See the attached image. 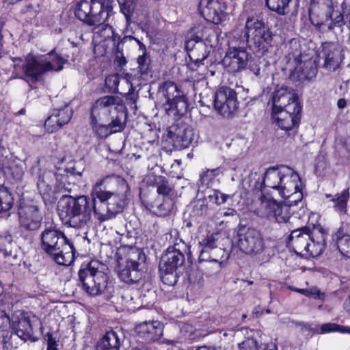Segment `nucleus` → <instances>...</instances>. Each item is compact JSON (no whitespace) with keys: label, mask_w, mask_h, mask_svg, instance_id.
I'll list each match as a JSON object with an SVG mask.
<instances>
[{"label":"nucleus","mask_w":350,"mask_h":350,"mask_svg":"<svg viewBox=\"0 0 350 350\" xmlns=\"http://www.w3.org/2000/svg\"><path fill=\"white\" fill-rule=\"evenodd\" d=\"M144 260L145 255L141 251L131 250L127 258L118 261L120 280L127 284L138 282L143 275L142 262Z\"/></svg>","instance_id":"nucleus-12"},{"label":"nucleus","mask_w":350,"mask_h":350,"mask_svg":"<svg viewBox=\"0 0 350 350\" xmlns=\"http://www.w3.org/2000/svg\"><path fill=\"white\" fill-rule=\"evenodd\" d=\"M196 350H215V349H211V348H208V347H206L204 346V347H200Z\"/></svg>","instance_id":"nucleus-62"},{"label":"nucleus","mask_w":350,"mask_h":350,"mask_svg":"<svg viewBox=\"0 0 350 350\" xmlns=\"http://www.w3.org/2000/svg\"><path fill=\"white\" fill-rule=\"evenodd\" d=\"M40 247L59 265L68 266L74 261V247L62 230L45 228L40 235Z\"/></svg>","instance_id":"nucleus-7"},{"label":"nucleus","mask_w":350,"mask_h":350,"mask_svg":"<svg viewBox=\"0 0 350 350\" xmlns=\"http://www.w3.org/2000/svg\"><path fill=\"white\" fill-rule=\"evenodd\" d=\"M311 232L308 229L293 230L289 237V242L294 247L296 252H306L310 247Z\"/></svg>","instance_id":"nucleus-26"},{"label":"nucleus","mask_w":350,"mask_h":350,"mask_svg":"<svg viewBox=\"0 0 350 350\" xmlns=\"http://www.w3.org/2000/svg\"><path fill=\"white\" fill-rule=\"evenodd\" d=\"M119 83L120 78L118 75H111L105 79V85L110 92H117Z\"/></svg>","instance_id":"nucleus-41"},{"label":"nucleus","mask_w":350,"mask_h":350,"mask_svg":"<svg viewBox=\"0 0 350 350\" xmlns=\"http://www.w3.org/2000/svg\"><path fill=\"white\" fill-rule=\"evenodd\" d=\"M214 107L224 118L233 116L239 108L235 90L228 87L220 88L215 94Z\"/></svg>","instance_id":"nucleus-15"},{"label":"nucleus","mask_w":350,"mask_h":350,"mask_svg":"<svg viewBox=\"0 0 350 350\" xmlns=\"http://www.w3.org/2000/svg\"><path fill=\"white\" fill-rule=\"evenodd\" d=\"M24 171L22 167H16V170L12 171V175L14 178L21 180L23 176Z\"/></svg>","instance_id":"nucleus-54"},{"label":"nucleus","mask_w":350,"mask_h":350,"mask_svg":"<svg viewBox=\"0 0 350 350\" xmlns=\"http://www.w3.org/2000/svg\"><path fill=\"white\" fill-rule=\"evenodd\" d=\"M188 251L187 244L182 239L174 237L173 244L167 248L159 263L161 278L164 284L174 286L177 283L185 263V254Z\"/></svg>","instance_id":"nucleus-8"},{"label":"nucleus","mask_w":350,"mask_h":350,"mask_svg":"<svg viewBox=\"0 0 350 350\" xmlns=\"http://www.w3.org/2000/svg\"><path fill=\"white\" fill-rule=\"evenodd\" d=\"M244 38L249 47L265 51L271 44L273 34L261 21L248 18L245 23Z\"/></svg>","instance_id":"nucleus-11"},{"label":"nucleus","mask_w":350,"mask_h":350,"mask_svg":"<svg viewBox=\"0 0 350 350\" xmlns=\"http://www.w3.org/2000/svg\"><path fill=\"white\" fill-rule=\"evenodd\" d=\"M285 199L284 204H280L277 212H275L271 220H274L279 224L287 223L293 217L292 213L295 212L293 208L297 204L298 202H289L291 197L284 198Z\"/></svg>","instance_id":"nucleus-30"},{"label":"nucleus","mask_w":350,"mask_h":350,"mask_svg":"<svg viewBox=\"0 0 350 350\" xmlns=\"http://www.w3.org/2000/svg\"><path fill=\"white\" fill-rule=\"evenodd\" d=\"M160 90L166 99L170 109H178V104L185 105V98L181 94L177 85L173 81H165L160 87Z\"/></svg>","instance_id":"nucleus-23"},{"label":"nucleus","mask_w":350,"mask_h":350,"mask_svg":"<svg viewBox=\"0 0 350 350\" xmlns=\"http://www.w3.org/2000/svg\"><path fill=\"white\" fill-rule=\"evenodd\" d=\"M239 350H258L257 342L252 338H247L239 344Z\"/></svg>","instance_id":"nucleus-48"},{"label":"nucleus","mask_w":350,"mask_h":350,"mask_svg":"<svg viewBox=\"0 0 350 350\" xmlns=\"http://www.w3.org/2000/svg\"><path fill=\"white\" fill-rule=\"evenodd\" d=\"M318 55L319 61H323V67L329 71H335L342 59L340 47L330 42L322 44Z\"/></svg>","instance_id":"nucleus-18"},{"label":"nucleus","mask_w":350,"mask_h":350,"mask_svg":"<svg viewBox=\"0 0 350 350\" xmlns=\"http://www.w3.org/2000/svg\"><path fill=\"white\" fill-rule=\"evenodd\" d=\"M106 265L98 260L83 263L78 275L83 290L90 295L96 296L107 291L110 293Z\"/></svg>","instance_id":"nucleus-9"},{"label":"nucleus","mask_w":350,"mask_h":350,"mask_svg":"<svg viewBox=\"0 0 350 350\" xmlns=\"http://www.w3.org/2000/svg\"><path fill=\"white\" fill-rule=\"evenodd\" d=\"M94 129L96 132V134L100 138H106L111 135V131H110L109 129L108 126L105 124L94 125Z\"/></svg>","instance_id":"nucleus-47"},{"label":"nucleus","mask_w":350,"mask_h":350,"mask_svg":"<svg viewBox=\"0 0 350 350\" xmlns=\"http://www.w3.org/2000/svg\"><path fill=\"white\" fill-rule=\"evenodd\" d=\"M336 245L341 254L350 258V236L344 234L340 236V232L336 234Z\"/></svg>","instance_id":"nucleus-34"},{"label":"nucleus","mask_w":350,"mask_h":350,"mask_svg":"<svg viewBox=\"0 0 350 350\" xmlns=\"http://www.w3.org/2000/svg\"><path fill=\"white\" fill-rule=\"evenodd\" d=\"M295 291L306 295V297H313L314 299H320L321 293L317 287H313L309 289L304 288H295Z\"/></svg>","instance_id":"nucleus-44"},{"label":"nucleus","mask_w":350,"mask_h":350,"mask_svg":"<svg viewBox=\"0 0 350 350\" xmlns=\"http://www.w3.org/2000/svg\"><path fill=\"white\" fill-rule=\"evenodd\" d=\"M10 319L9 317L4 310H0V334L3 336V332L10 327Z\"/></svg>","instance_id":"nucleus-46"},{"label":"nucleus","mask_w":350,"mask_h":350,"mask_svg":"<svg viewBox=\"0 0 350 350\" xmlns=\"http://www.w3.org/2000/svg\"><path fill=\"white\" fill-rule=\"evenodd\" d=\"M172 189L170 187L168 182L163 178H159L157 182V192L164 196H168Z\"/></svg>","instance_id":"nucleus-43"},{"label":"nucleus","mask_w":350,"mask_h":350,"mask_svg":"<svg viewBox=\"0 0 350 350\" xmlns=\"http://www.w3.org/2000/svg\"><path fill=\"white\" fill-rule=\"evenodd\" d=\"M53 113L59 119V122L62 126L68 124L72 116V110L68 105H65L62 109H53Z\"/></svg>","instance_id":"nucleus-37"},{"label":"nucleus","mask_w":350,"mask_h":350,"mask_svg":"<svg viewBox=\"0 0 350 350\" xmlns=\"http://www.w3.org/2000/svg\"><path fill=\"white\" fill-rule=\"evenodd\" d=\"M10 327L12 332L24 341L28 340L32 335L30 321L23 314L13 317Z\"/></svg>","instance_id":"nucleus-25"},{"label":"nucleus","mask_w":350,"mask_h":350,"mask_svg":"<svg viewBox=\"0 0 350 350\" xmlns=\"http://www.w3.org/2000/svg\"><path fill=\"white\" fill-rule=\"evenodd\" d=\"M272 119L281 129L290 131L297 126L301 118V106L297 96L282 87L272 95Z\"/></svg>","instance_id":"nucleus-3"},{"label":"nucleus","mask_w":350,"mask_h":350,"mask_svg":"<svg viewBox=\"0 0 350 350\" xmlns=\"http://www.w3.org/2000/svg\"><path fill=\"white\" fill-rule=\"evenodd\" d=\"M116 60L120 66H124L126 64V60L122 53H117Z\"/></svg>","instance_id":"nucleus-55"},{"label":"nucleus","mask_w":350,"mask_h":350,"mask_svg":"<svg viewBox=\"0 0 350 350\" xmlns=\"http://www.w3.org/2000/svg\"><path fill=\"white\" fill-rule=\"evenodd\" d=\"M58 187H59V189H61V190L64 189L65 191H70V189H68V188L66 187L64 185L62 186L61 184H60Z\"/></svg>","instance_id":"nucleus-63"},{"label":"nucleus","mask_w":350,"mask_h":350,"mask_svg":"<svg viewBox=\"0 0 350 350\" xmlns=\"http://www.w3.org/2000/svg\"><path fill=\"white\" fill-rule=\"evenodd\" d=\"M252 313H253V314H256V315L262 314V312L261 310V308L259 306L255 307L253 310Z\"/></svg>","instance_id":"nucleus-59"},{"label":"nucleus","mask_w":350,"mask_h":350,"mask_svg":"<svg viewBox=\"0 0 350 350\" xmlns=\"http://www.w3.org/2000/svg\"><path fill=\"white\" fill-rule=\"evenodd\" d=\"M174 146L178 148H187L193 139L194 132L191 126L178 128L176 133L170 132Z\"/></svg>","instance_id":"nucleus-27"},{"label":"nucleus","mask_w":350,"mask_h":350,"mask_svg":"<svg viewBox=\"0 0 350 350\" xmlns=\"http://www.w3.org/2000/svg\"><path fill=\"white\" fill-rule=\"evenodd\" d=\"M18 213L21 228L27 231H36L40 228L42 216L37 206L21 202Z\"/></svg>","instance_id":"nucleus-17"},{"label":"nucleus","mask_w":350,"mask_h":350,"mask_svg":"<svg viewBox=\"0 0 350 350\" xmlns=\"http://www.w3.org/2000/svg\"><path fill=\"white\" fill-rule=\"evenodd\" d=\"M211 29L202 25L193 27L187 33L185 40V49L189 53L191 59L196 62H202L207 57L206 52L202 53L201 57L197 55L195 49H204L205 46L203 40H208Z\"/></svg>","instance_id":"nucleus-14"},{"label":"nucleus","mask_w":350,"mask_h":350,"mask_svg":"<svg viewBox=\"0 0 350 350\" xmlns=\"http://www.w3.org/2000/svg\"><path fill=\"white\" fill-rule=\"evenodd\" d=\"M262 184L275 189L282 198L291 197L289 202H301L303 198L301 183L297 172L293 168L282 165L272 167L265 173Z\"/></svg>","instance_id":"nucleus-4"},{"label":"nucleus","mask_w":350,"mask_h":350,"mask_svg":"<svg viewBox=\"0 0 350 350\" xmlns=\"http://www.w3.org/2000/svg\"><path fill=\"white\" fill-rule=\"evenodd\" d=\"M318 334H324L330 332H339L341 334H349L350 327L340 325L334 323H327L321 325L319 329L317 331Z\"/></svg>","instance_id":"nucleus-33"},{"label":"nucleus","mask_w":350,"mask_h":350,"mask_svg":"<svg viewBox=\"0 0 350 350\" xmlns=\"http://www.w3.org/2000/svg\"><path fill=\"white\" fill-rule=\"evenodd\" d=\"M121 339L114 331L107 332L96 346V350H119Z\"/></svg>","instance_id":"nucleus-31"},{"label":"nucleus","mask_w":350,"mask_h":350,"mask_svg":"<svg viewBox=\"0 0 350 350\" xmlns=\"http://www.w3.org/2000/svg\"><path fill=\"white\" fill-rule=\"evenodd\" d=\"M327 233L321 226L314 227L311 231L310 247L307 254L312 257L321 255L325 247Z\"/></svg>","instance_id":"nucleus-24"},{"label":"nucleus","mask_w":350,"mask_h":350,"mask_svg":"<svg viewBox=\"0 0 350 350\" xmlns=\"http://www.w3.org/2000/svg\"><path fill=\"white\" fill-rule=\"evenodd\" d=\"M112 109H114L117 112H121L126 109L122 98L118 96L112 95L100 97L96 100L92 106L91 113L92 122L95 120V114H99L100 112L104 113L107 112L111 113Z\"/></svg>","instance_id":"nucleus-19"},{"label":"nucleus","mask_w":350,"mask_h":350,"mask_svg":"<svg viewBox=\"0 0 350 350\" xmlns=\"http://www.w3.org/2000/svg\"><path fill=\"white\" fill-rule=\"evenodd\" d=\"M199 9L207 21L217 24L224 17L225 6L221 0H200Z\"/></svg>","instance_id":"nucleus-21"},{"label":"nucleus","mask_w":350,"mask_h":350,"mask_svg":"<svg viewBox=\"0 0 350 350\" xmlns=\"http://www.w3.org/2000/svg\"><path fill=\"white\" fill-rule=\"evenodd\" d=\"M163 343L167 344V345H172L173 343V341L169 340H165L163 341Z\"/></svg>","instance_id":"nucleus-64"},{"label":"nucleus","mask_w":350,"mask_h":350,"mask_svg":"<svg viewBox=\"0 0 350 350\" xmlns=\"http://www.w3.org/2000/svg\"><path fill=\"white\" fill-rule=\"evenodd\" d=\"M260 200V204L258 210L259 215L270 220L272 219L280 203L265 195L261 196Z\"/></svg>","instance_id":"nucleus-28"},{"label":"nucleus","mask_w":350,"mask_h":350,"mask_svg":"<svg viewBox=\"0 0 350 350\" xmlns=\"http://www.w3.org/2000/svg\"><path fill=\"white\" fill-rule=\"evenodd\" d=\"M137 350H152L151 347L146 345H141L137 347Z\"/></svg>","instance_id":"nucleus-58"},{"label":"nucleus","mask_w":350,"mask_h":350,"mask_svg":"<svg viewBox=\"0 0 350 350\" xmlns=\"http://www.w3.org/2000/svg\"><path fill=\"white\" fill-rule=\"evenodd\" d=\"M267 8L280 15H284L288 8L290 1L288 0H265Z\"/></svg>","instance_id":"nucleus-36"},{"label":"nucleus","mask_w":350,"mask_h":350,"mask_svg":"<svg viewBox=\"0 0 350 350\" xmlns=\"http://www.w3.org/2000/svg\"><path fill=\"white\" fill-rule=\"evenodd\" d=\"M264 350H277V347H276L275 345L273 343L267 344L265 346Z\"/></svg>","instance_id":"nucleus-57"},{"label":"nucleus","mask_w":350,"mask_h":350,"mask_svg":"<svg viewBox=\"0 0 350 350\" xmlns=\"http://www.w3.org/2000/svg\"><path fill=\"white\" fill-rule=\"evenodd\" d=\"M247 61L248 53L244 48L230 47L223 62L230 72H237L246 67Z\"/></svg>","instance_id":"nucleus-20"},{"label":"nucleus","mask_w":350,"mask_h":350,"mask_svg":"<svg viewBox=\"0 0 350 350\" xmlns=\"http://www.w3.org/2000/svg\"><path fill=\"white\" fill-rule=\"evenodd\" d=\"M114 0H80L76 5L75 14L81 21L93 26L92 42L94 53L103 56L110 43L115 46L117 35L111 25L105 22L113 12Z\"/></svg>","instance_id":"nucleus-1"},{"label":"nucleus","mask_w":350,"mask_h":350,"mask_svg":"<svg viewBox=\"0 0 350 350\" xmlns=\"http://www.w3.org/2000/svg\"><path fill=\"white\" fill-rule=\"evenodd\" d=\"M260 200V204L258 210L259 215L270 220L272 219L280 203L265 195L261 196Z\"/></svg>","instance_id":"nucleus-29"},{"label":"nucleus","mask_w":350,"mask_h":350,"mask_svg":"<svg viewBox=\"0 0 350 350\" xmlns=\"http://www.w3.org/2000/svg\"><path fill=\"white\" fill-rule=\"evenodd\" d=\"M208 198L213 200L215 204L220 205L225 203L229 196L226 195L219 191H213V194H210Z\"/></svg>","instance_id":"nucleus-45"},{"label":"nucleus","mask_w":350,"mask_h":350,"mask_svg":"<svg viewBox=\"0 0 350 350\" xmlns=\"http://www.w3.org/2000/svg\"><path fill=\"white\" fill-rule=\"evenodd\" d=\"M236 245L243 253L253 256L260 254L265 247L261 234L253 228L247 229L244 233H239Z\"/></svg>","instance_id":"nucleus-16"},{"label":"nucleus","mask_w":350,"mask_h":350,"mask_svg":"<svg viewBox=\"0 0 350 350\" xmlns=\"http://www.w3.org/2000/svg\"><path fill=\"white\" fill-rule=\"evenodd\" d=\"M139 338L148 342L158 340L163 335V325L158 321H144L136 327Z\"/></svg>","instance_id":"nucleus-22"},{"label":"nucleus","mask_w":350,"mask_h":350,"mask_svg":"<svg viewBox=\"0 0 350 350\" xmlns=\"http://www.w3.org/2000/svg\"><path fill=\"white\" fill-rule=\"evenodd\" d=\"M135 40H137V42H138L139 46V49H141L142 51L146 50V46L144 44H142L139 40H137V38H135Z\"/></svg>","instance_id":"nucleus-60"},{"label":"nucleus","mask_w":350,"mask_h":350,"mask_svg":"<svg viewBox=\"0 0 350 350\" xmlns=\"http://www.w3.org/2000/svg\"><path fill=\"white\" fill-rule=\"evenodd\" d=\"M337 106L339 109H344L347 106V101L345 98H340L337 102Z\"/></svg>","instance_id":"nucleus-56"},{"label":"nucleus","mask_w":350,"mask_h":350,"mask_svg":"<svg viewBox=\"0 0 350 350\" xmlns=\"http://www.w3.org/2000/svg\"><path fill=\"white\" fill-rule=\"evenodd\" d=\"M37 187L40 193H46L49 192L51 189L50 185L46 183L45 180L40 176L38 180Z\"/></svg>","instance_id":"nucleus-50"},{"label":"nucleus","mask_w":350,"mask_h":350,"mask_svg":"<svg viewBox=\"0 0 350 350\" xmlns=\"http://www.w3.org/2000/svg\"><path fill=\"white\" fill-rule=\"evenodd\" d=\"M149 62V57L146 55L145 51H143V54L139 55L137 58V63L139 64V69L142 71L147 70Z\"/></svg>","instance_id":"nucleus-49"},{"label":"nucleus","mask_w":350,"mask_h":350,"mask_svg":"<svg viewBox=\"0 0 350 350\" xmlns=\"http://www.w3.org/2000/svg\"><path fill=\"white\" fill-rule=\"evenodd\" d=\"M62 125L59 122V119L52 112L44 122V128L49 133H53L61 129Z\"/></svg>","instance_id":"nucleus-39"},{"label":"nucleus","mask_w":350,"mask_h":350,"mask_svg":"<svg viewBox=\"0 0 350 350\" xmlns=\"http://www.w3.org/2000/svg\"><path fill=\"white\" fill-rule=\"evenodd\" d=\"M172 206V200L170 199H166L163 203L158 205L154 211L158 216L165 217L170 213Z\"/></svg>","instance_id":"nucleus-40"},{"label":"nucleus","mask_w":350,"mask_h":350,"mask_svg":"<svg viewBox=\"0 0 350 350\" xmlns=\"http://www.w3.org/2000/svg\"><path fill=\"white\" fill-rule=\"evenodd\" d=\"M219 169L207 170L203 174L200 175V183L202 185H208L211 182L215 176L219 174Z\"/></svg>","instance_id":"nucleus-42"},{"label":"nucleus","mask_w":350,"mask_h":350,"mask_svg":"<svg viewBox=\"0 0 350 350\" xmlns=\"http://www.w3.org/2000/svg\"><path fill=\"white\" fill-rule=\"evenodd\" d=\"M57 342L51 334H47V350H57Z\"/></svg>","instance_id":"nucleus-53"},{"label":"nucleus","mask_w":350,"mask_h":350,"mask_svg":"<svg viewBox=\"0 0 350 350\" xmlns=\"http://www.w3.org/2000/svg\"><path fill=\"white\" fill-rule=\"evenodd\" d=\"M129 195L127 182L116 175L107 176L93 186V196L107 202L108 212L113 217L122 212L128 203Z\"/></svg>","instance_id":"nucleus-5"},{"label":"nucleus","mask_w":350,"mask_h":350,"mask_svg":"<svg viewBox=\"0 0 350 350\" xmlns=\"http://www.w3.org/2000/svg\"><path fill=\"white\" fill-rule=\"evenodd\" d=\"M196 208L202 215L206 212L207 206L204 200H198L195 205Z\"/></svg>","instance_id":"nucleus-52"},{"label":"nucleus","mask_w":350,"mask_h":350,"mask_svg":"<svg viewBox=\"0 0 350 350\" xmlns=\"http://www.w3.org/2000/svg\"><path fill=\"white\" fill-rule=\"evenodd\" d=\"M346 2L334 0H311L309 16L311 23L321 30L332 31L338 28L342 31L345 25L344 18Z\"/></svg>","instance_id":"nucleus-6"},{"label":"nucleus","mask_w":350,"mask_h":350,"mask_svg":"<svg viewBox=\"0 0 350 350\" xmlns=\"http://www.w3.org/2000/svg\"><path fill=\"white\" fill-rule=\"evenodd\" d=\"M126 118V109L121 112H117L116 118L109 124H107L109 129L111 131V134L121 132L124 129Z\"/></svg>","instance_id":"nucleus-35"},{"label":"nucleus","mask_w":350,"mask_h":350,"mask_svg":"<svg viewBox=\"0 0 350 350\" xmlns=\"http://www.w3.org/2000/svg\"><path fill=\"white\" fill-rule=\"evenodd\" d=\"M91 197L92 203L90 198L85 196L77 198L63 196L57 205L60 217L65 219L66 223L70 227L76 228H84L90 222L92 208L95 216L100 221L113 218V215L108 212L107 202L94 197L93 189L91 191Z\"/></svg>","instance_id":"nucleus-2"},{"label":"nucleus","mask_w":350,"mask_h":350,"mask_svg":"<svg viewBox=\"0 0 350 350\" xmlns=\"http://www.w3.org/2000/svg\"><path fill=\"white\" fill-rule=\"evenodd\" d=\"M325 198L329 199V201L333 203V208L336 212L340 214L347 213V202L349 199V188L334 196L326 194Z\"/></svg>","instance_id":"nucleus-32"},{"label":"nucleus","mask_w":350,"mask_h":350,"mask_svg":"<svg viewBox=\"0 0 350 350\" xmlns=\"http://www.w3.org/2000/svg\"><path fill=\"white\" fill-rule=\"evenodd\" d=\"M64 60L55 53H50L46 55L27 56L22 64L23 70L26 77L31 81H38L39 77L48 71H59L63 68Z\"/></svg>","instance_id":"nucleus-10"},{"label":"nucleus","mask_w":350,"mask_h":350,"mask_svg":"<svg viewBox=\"0 0 350 350\" xmlns=\"http://www.w3.org/2000/svg\"><path fill=\"white\" fill-rule=\"evenodd\" d=\"M124 96H125L126 99L127 100H129L131 103H136L137 98H138V95H137V94H136L135 92L133 85L131 83L129 84V92L124 94Z\"/></svg>","instance_id":"nucleus-51"},{"label":"nucleus","mask_w":350,"mask_h":350,"mask_svg":"<svg viewBox=\"0 0 350 350\" xmlns=\"http://www.w3.org/2000/svg\"><path fill=\"white\" fill-rule=\"evenodd\" d=\"M218 233H208L200 238L198 242L199 261L219 262L222 258H227L226 251L219 246Z\"/></svg>","instance_id":"nucleus-13"},{"label":"nucleus","mask_w":350,"mask_h":350,"mask_svg":"<svg viewBox=\"0 0 350 350\" xmlns=\"http://www.w3.org/2000/svg\"><path fill=\"white\" fill-rule=\"evenodd\" d=\"M67 179H68V176L66 175H63L61 176V178H60V181H61V184L67 181Z\"/></svg>","instance_id":"nucleus-61"},{"label":"nucleus","mask_w":350,"mask_h":350,"mask_svg":"<svg viewBox=\"0 0 350 350\" xmlns=\"http://www.w3.org/2000/svg\"><path fill=\"white\" fill-rule=\"evenodd\" d=\"M14 204V198L7 190H0V213L10 210Z\"/></svg>","instance_id":"nucleus-38"}]
</instances>
